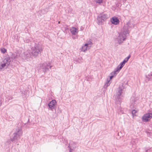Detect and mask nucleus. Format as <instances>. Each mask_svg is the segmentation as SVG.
<instances>
[{"label": "nucleus", "mask_w": 152, "mask_h": 152, "mask_svg": "<svg viewBox=\"0 0 152 152\" xmlns=\"http://www.w3.org/2000/svg\"><path fill=\"white\" fill-rule=\"evenodd\" d=\"M152 118V113H148L144 114L142 117V120L144 122H148Z\"/></svg>", "instance_id": "obj_1"}, {"label": "nucleus", "mask_w": 152, "mask_h": 152, "mask_svg": "<svg viewBox=\"0 0 152 152\" xmlns=\"http://www.w3.org/2000/svg\"><path fill=\"white\" fill-rule=\"evenodd\" d=\"M11 61L10 57H7L3 59L1 62V63L4 68L5 67H7L10 64Z\"/></svg>", "instance_id": "obj_2"}, {"label": "nucleus", "mask_w": 152, "mask_h": 152, "mask_svg": "<svg viewBox=\"0 0 152 152\" xmlns=\"http://www.w3.org/2000/svg\"><path fill=\"white\" fill-rule=\"evenodd\" d=\"M57 104V102L55 100H53L48 104L49 107L51 109H53Z\"/></svg>", "instance_id": "obj_3"}, {"label": "nucleus", "mask_w": 152, "mask_h": 152, "mask_svg": "<svg viewBox=\"0 0 152 152\" xmlns=\"http://www.w3.org/2000/svg\"><path fill=\"white\" fill-rule=\"evenodd\" d=\"M111 21L112 23L115 25H117L119 23V20L116 17H113L111 19Z\"/></svg>", "instance_id": "obj_4"}, {"label": "nucleus", "mask_w": 152, "mask_h": 152, "mask_svg": "<svg viewBox=\"0 0 152 152\" xmlns=\"http://www.w3.org/2000/svg\"><path fill=\"white\" fill-rule=\"evenodd\" d=\"M92 45V43L90 42L88 44H86L84 46H83L81 48V50L83 51H85L87 50L88 47H91Z\"/></svg>", "instance_id": "obj_5"}, {"label": "nucleus", "mask_w": 152, "mask_h": 152, "mask_svg": "<svg viewBox=\"0 0 152 152\" xmlns=\"http://www.w3.org/2000/svg\"><path fill=\"white\" fill-rule=\"evenodd\" d=\"M19 131H18L17 132H15L13 134V137L11 139V140L12 141L16 140H17V139L18 137H19Z\"/></svg>", "instance_id": "obj_6"}, {"label": "nucleus", "mask_w": 152, "mask_h": 152, "mask_svg": "<svg viewBox=\"0 0 152 152\" xmlns=\"http://www.w3.org/2000/svg\"><path fill=\"white\" fill-rule=\"evenodd\" d=\"M70 31L72 34L75 35L78 32V29L75 27H72L70 29Z\"/></svg>", "instance_id": "obj_7"}, {"label": "nucleus", "mask_w": 152, "mask_h": 152, "mask_svg": "<svg viewBox=\"0 0 152 152\" xmlns=\"http://www.w3.org/2000/svg\"><path fill=\"white\" fill-rule=\"evenodd\" d=\"M119 37L121 42L124 40L126 38L125 35L123 34H121L120 35Z\"/></svg>", "instance_id": "obj_8"}, {"label": "nucleus", "mask_w": 152, "mask_h": 152, "mask_svg": "<svg viewBox=\"0 0 152 152\" xmlns=\"http://www.w3.org/2000/svg\"><path fill=\"white\" fill-rule=\"evenodd\" d=\"M0 50L1 53H5L7 51L6 49L4 48H1Z\"/></svg>", "instance_id": "obj_9"}, {"label": "nucleus", "mask_w": 152, "mask_h": 152, "mask_svg": "<svg viewBox=\"0 0 152 152\" xmlns=\"http://www.w3.org/2000/svg\"><path fill=\"white\" fill-rule=\"evenodd\" d=\"M123 67L121 66H120L119 67V68L117 70V71H115L114 72V73L115 74H117V72H118V71H120V69Z\"/></svg>", "instance_id": "obj_10"}, {"label": "nucleus", "mask_w": 152, "mask_h": 152, "mask_svg": "<svg viewBox=\"0 0 152 152\" xmlns=\"http://www.w3.org/2000/svg\"><path fill=\"white\" fill-rule=\"evenodd\" d=\"M96 3L100 4L102 2V0H95Z\"/></svg>", "instance_id": "obj_11"}, {"label": "nucleus", "mask_w": 152, "mask_h": 152, "mask_svg": "<svg viewBox=\"0 0 152 152\" xmlns=\"http://www.w3.org/2000/svg\"><path fill=\"white\" fill-rule=\"evenodd\" d=\"M137 111L135 110H134L132 111V113L133 115H135V114L137 113Z\"/></svg>", "instance_id": "obj_12"}, {"label": "nucleus", "mask_w": 152, "mask_h": 152, "mask_svg": "<svg viewBox=\"0 0 152 152\" xmlns=\"http://www.w3.org/2000/svg\"><path fill=\"white\" fill-rule=\"evenodd\" d=\"M3 65H2V64L1 63V64H0V70L2 69L3 68H4Z\"/></svg>", "instance_id": "obj_13"}, {"label": "nucleus", "mask_w": 152, "mask_h": 152, "mask_svg": "<svg viewBox=\"0 0 152 152\" xmlns=\"http://www.w3.org/2000/svg\"><path fill=\"white\" fill-rule=\"evenodd\" d=\"M125 63L124 62H122L120 64V66H122L123 67L124 66Z\"/></svg>", "instance_id": "obj_14"}, {"label": "nucleus", "mask_w": 152, "mask_h": 152, "mask_svg": "<svg viewBox=\"0 0 152 152\" xmlns=\"http://www.w3.org/2000/svg\"><path fill=\"white\" fill-rule=\"evenodd\" d=\"M130 57V56H129L127 57L126 59V61H128L129 59V58Z\"/></svg>", "instance_id": "obj_15"}, {"label": "nucleus", "mask_w": 152, "mask_h": 152, "mask_svg": "<svg viewBox=\"0 0 152 152\" xmlns=\"http://www.w3.org/2000/svg\"><path fill=\"white\" fill-rule=\"evenodd\" d=\"M2 103V101L1 99L0 98V106L1 105Z\"/></svg>", "instance_id": "obj_16"}, {"label": "nucleus", "mask_w": 152, "mask_h": 152, "mask_svg": "<svg viewBox=\"0 0 152 152\" xmlns=\"http://www.w3.org/2000/svg\"><path fill=\"white\" fill-rule=\"evenodd\" d=\"M127 61H126V59H125V60L123 61V62H124V63H125Z\"/></svg>", "instance_id": "obj_17"}, {"label": "nucleus", "mask_w": 152, "mask_h": 152, "mask_svg": "<svg viewBox=\"0 0 152 152\" xmlns=\"http://www.w3.org/2000/svg\"><path fill=\"white\" fill-rule=\"evenodd\" d=\"M113 77V76H111L110 77V79H111Z\"/></svg>", "instance_id": "obj_18"}, {"label": "nucleus", "mask_w": 152, "mask_h": 152, "mask_svg": "<svg viewBox=\"0 0 152 152\" xmlns=\"http://www.w3.org/2000/svg\"><path fill=\"white\" fill-rule=\"evenodd\" d=\"M17 58V57L16 56H15V57H14V58Z\"/></svg>", "instance_id": "obj_19"}, {"label": "nucleus", "mask_w": 152, "mask_h": 152, "mask_svg": "<svg viewBox=\"0 0 152 152\" xmlns=\"http://www.w3.org/2000/svg\"><path fill=\"white\" fill-rule=\"evenodd\" d=\"M11 99H12V98H11ZM9 100H10V99H9Z\"/></svg>", "instance_id": "obj_20"}, {"label": "nucleus", "mask_w": 152, "mask_h": 152, "mask_svg": "<svg viewBox=\"0 0 152 152\" xmlns=\"http://www.w3.org/2000/svg\"><path fill=\"white\" fill-rule=\"evenodd\" d=\"M151 76H152V75H151Z\"/></svg>", "instance_id": "obj_21"}]
</instances>
